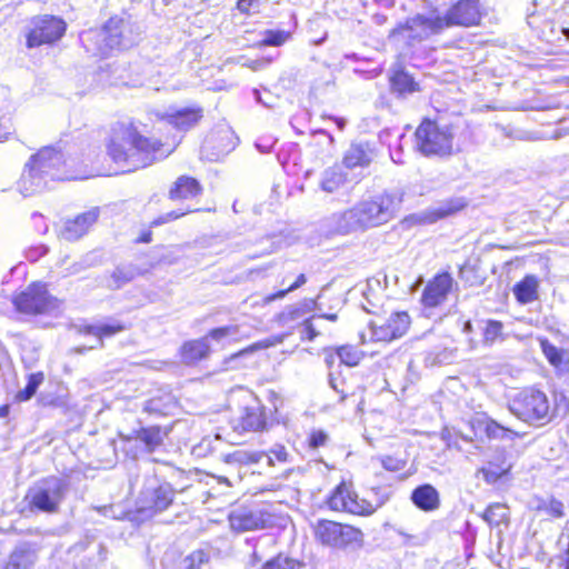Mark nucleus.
Masks as SVG:
<instances>
[{
    "instance_id": "obj_1",
    "label": "nucleus",
    "mask_w": 569,
    "mask_h": 569,
    "mask_svg": "<svg viewBox=\"0 0 569 569\" xmlns=\"http://www.w3.org/2000/svg\"><path fill=\"white\" fill-rule=\"evenodd\" d=\"M160 147L157 140L144 138L131 129H120L114 130L108 153L123 172H131L150 166Z\"/></svg>"
},
{
    "instance_id": "obj_2",
    "label": "nucleus",
    "mask_w": 569,
    "mask_h": 569,
    "mask_svg": "<svg viewBox=\"0 0 569 569\" xmlns=\"http://www.w3.org/2000/svg\"><path fill=\"white\" fill-rule=\"evenodd\" d=\"M139 28L127 18L111 17L97 31L86 33L82 41L88 51L97 56H108L113 50H124L137 43Z\"/></svg>"
},
{
    "instance_id": "obj_3",
    "label": "nucleus",
    "mask_w": 569,
    "mask_h": 569,
    "mask_svg": "<svg viewBox=\"0 0 569 569\" xmlns=\"http://www.w3.org/2000/svg\"><path fill=\"white\" fill-rule=\"evenodd\" d=\"M416 148L425 157L447 158L453 153L455 127L425 119L416 129Z\"/></svg>"
},
{
    "instance_id": "obj_4",
    "label": "nucleus",
    "mask_w": 569,
    "mask_h": 569,
    "mask_svg": "<svg viewBox=\"0 0 569 569\" xmlns=\"http://www.w3.org/2000/svg\"><path fill=\"white\" fill-rule=\"evenodd\" d=\"M509 410L520 420L536 426L549 423L555 416V409L547 395L535 388L520 391L510 401Z\"/></svg>"
},
{
    "instance_id": "obj_5",
    "label": "nucleus",
    "mask_w": 569,
    "mask_h": 569,
    "mask_svg": "<svg viewBox=\"0 0 569 569\" xmlns=\"http://www.w3.org/2000/svg\"><path fill=\"white\" fill-rule=\"evenodd\" d=\"M69 491V482L56 476L46 477L29 488L26 501L31 511L56 513Z\"/></svg>"
},
{
    "instance_id": "obj_6",
    "label": "nucleus",
    "mask_w": 569,
    "mask_h": 569,
    "mask_svg": "<svg viewBox=\"0 0 569 569\" xmlns=\"http://www.w3.org/2000/svg\"><path fill=\"white\" fill-rule=\"evenodd\" d=\"M313 535L322 546L335 549L361 548L363 546L365 536L359 528L332 520H318L313 525Z\"/></svg>"
},
{
    "instance_id": "obj_7",
    "label": "nucleus",
    "mask_w": 569,
    "mask_h": 569,
    "mask_svg": "<svg viewBox=\"0 0 569 569\" xmlns=\"http://www.w3.org/2000/svg\"><path fill=\"white\" fill-rule=\"evenodd\" d=\"M401 202V197L396 193L385 192L373 199L357 203L356 210L365 230L383 224L395 217Z\"/></svg>"
},
{
    "instance_id": "obj_8",
    "label": "nucleus",
    "mask_w": 569,
    "mask_h": 569,
    "mask_svg": "<svg viewBox=\"0 0 569 569\" xmlns=\"http://www.w3.org/2000/svg\"><path fill=\"white\" fill-rule=\"evenodd\" d=\"M443 31L439 14H416L391 30L389 38L402 40L408 46L427 40Z\"/></svg>"
},
{
    "instance_id": "obj_9",
    "label": "nucleus",
    "mask_w": 569,
    "mask_h": 569,
    "mask_svg": "<svg viewBox=\"0 0 569 569\" xmlns=\"http://www.w3.org/2000/svg\"><path fill=\"white\" fill-rule=\"evenodd\" d=\"M13 305L19 312L40 315L56 309L58 301L49 295L44 283L33 282L14 297Z\"/></svg>"
},
{
    "instance_id": "obj_10",
    "label": "nucleus",
    "mask_w": 569,
    "mask_h": 569,
    "mask_svg": "<svg viewBox=\"0 0 569 569\" xmlns=\"http://www.w3.org/2000/svg\"><path fill=\"white\" fill-rule=\"evenodd\" d=\"M274 422L288 426L289 419L287 417L269 419L266 407L254 400L241 410L238 418L232 420V428L236 431H262L273 426Z\"/></svg>"
},
{
    "instance_id": "obj_11",
    "label": "nucleus",
    "mask_w": 569,
    "mask_h": 569,
    "mask_svg": "<svg viewBox=\"0 0 569 569\" xmlns=\"http://www.w3.org/2000/svg\"><path fill=\"white\" fill-rule=\"evenodd\" d=\"M32 28L27 34V47L36 48L59 40L66 32V22L54 16H40L31 21Z\"/></svg>"
},
{
    "instance_id": "obj_12",
    "label": "nucleus",
    "mask_w": 569,
    "mask_h": 569,
    "mask_svg": "<svg viewBox=\"0 0 569 569\" xmlns=\"http://www.w3.org/2000/svg\"><path fill=\"white\" fill-rule=\"evenodd\" d=\"M229 523L237 532L260 530L272 525V516L263 508L240 506L229 513Z\"/></svg>"
},
{
    "instance_id": "obj_13",
    "label": "nucleus",
    "mask_w": 569,
    "mask_h": 569,
    "mask_svg": "<svg viewBox=\"0 0 569 569\" xmlns=\"http://www.w3.org/2000/svg\"><path fill=\"white\" fill-rule=\"evenodd\" d=\"M481 13L478 0H460L451 6L445 16H440L443 30L451 27H471L480 22Z\"/></svg>"
},
{
    "instance_id": "obj_14",
    "label": "nucleus",
    "mask_w": 569,
    "mask_h": 569,
    "mask_svg": "<svg viewBox=\"0 0 569 569\" xmlns=\"http://www.w3.org/2000/svg\"><path fill=\"white\" fill-rule=\"evenodd\" d=\"M328 506L335 511H346L353 515L369 516L373 513V506L351 491L345 483L336 488L328 500Z\"/></svg>"
},
{
    "instance_id": "obj_15",
    "label": "nucleus",
    "mask_w": 569,
    "mask_h": 569,
    "mask_svg": "<svg viewBox=\"0 0 569 569\" xmlns=\"http://www.w3.org/2000/svg\"><path fill=\"white\" fill-rule=\"evenodd\" d=\"M173 497L174 490L170 483H158V480L152 478L141 491V509L161 512L172 503Z\"/></svg>"
},
{
    "instance_id": "obj_16",
    "label": "nucleus",
    "mask_w": 569,
    "mask_h": 569,
    "mask_svg": "<svg viewBox=\"0 0 569 569\" xmlns=\"http://www.w3.org/2000/svg\"><path fill=\"white\" fill-rule=\"evenodd\" d=\"M410 325V317L405 311L393 312L381 323H370L371 336L376 341L389 342L402 337Z\"/></svg>"
},
{
    "instance_id": "obj_17",
    "label": "nucleus",
    "mask_w": 569,
    "mask_h": 569,
    "mask_svg": "<svg viewBox=\"0 0 569 569\" xmlns=\"http://www.w3.org/2000/svg\"><path fill=\"white\" fill-rule=\"evenodd\" d=\"M358 212L353 206L350 209L335 212L322 220V229L330 236L333 234H350L358 231H363L360 223Z\"/></svg>"
},
{
    "instance_id": "obj_18",
    "label": "nucleus",
    "mask_w": 569,
    "mask_h": 569,
    "mask_svg": "<svg viewBox=\"0 0 569 569\" xmlns=\"http://www.w3.org/2000/svg\"><path fill=\"white\" fill-rule=\"evenodd\" d=\"M453 279L447 273H440L430 280L421 296V303L426 308H436L442 305L452 289Z\"/></svg>"
},
{
    "instance_id": "obj_19",
    "label": "nucleus",
    "mask_w": 569,
    "mask_h": 569,
    "mask_svg": "<svg viewBox=\"0 0 569 569\" xmlns=\"http://www.w3.org/2000/svg\"><path fill=\"white\" fill-rule=\"evenodd\" d=\"M470 427L477 436L478 433H485L490 440H513L520 435L500 423L486 415H479L470 420Z\"/></svg>"
},
{
    "instance_id": "obj_20",
    "label": "nucleus",
    "mask_w": 569,
    "mask_h": 569,
    "mask_svg": "<svg viewBox=\"0 0 569 569\" xmlns=\"http://www.w3.org/2000/svg\"><path fill=\"white\" fill-rule=\"evenodd\" d=\"M29 161L34 164L46 178H50L51 180L61 179L59 170L64 163V159L60 151L47 147L32 156Z\"/></svg>"
},
{
    "instance_id": "obj_21",
    "label": "nucleus",
    "mask_w": 569,
    "mask_h": 569,
    "mask_svg": "<svg viewBox=\"0 0 569 569\" xmlns=\"http://www.w3.org/2000/svg\"><path fill=\"white\" fill-rule=\"evenodd\" d=\"M100 210L92 208L83 213L78 214L74 219L68 220L62 229V236L69 241L78 240L86 234L89 228L98 220Z\"/></svg>"
},
{
    "instance_id": "obj_22",
    "label": "nucleus",
    "mask_w": 569,
    "mask_h": 569,
    "mask_svg": "<svg viewBox=\"0 0 569 569\" xmlns=\"http://www.w3.org/2000/svg\"><path fill=\"white\" fill-rule=\"evenodd\" d=\"M169 432L170 429L162 428L161 426L140 427L127 436L126 439H134L142 442L146 452L152 453L163 445V440L168 437Z\"/></svg>"
},
{
    "instance_id": "obj_23",
    "label": "nucleus",
    "mask_w": 569,
    "mask_h": 569,
    "mask_svg": "<svg viewBox=\"0 0 569 569\" xmlns=\"http://www.w3.org/2000/svg\"><path fill=\"white\" fill-rule=\"evenodd\" d=\"M47 178L30 161L27 162L24 170L18 181V189L24 196H32L47 188Z\"/></svg>"
},
{
    "instance_id": "obj_24",
    "label": "nucleus",
    "mask_w": 569,
    "mask_h": 569,
    "mask_svg": "<svg viewBox=\"0 0 569 569\" xmlns=\"http://www.w3.org/2000/svg\"><path fill=\"white\" fill-rule=\"evenodd\" d=\"M161 119H166L170 124L179 130H189L198 123L202 118L201 108H181L172 109L170 112L164 114L157 113Z\"/></svg>"
},
{
    "instance_id": "obj_25",
    "label": "nucleus",
    "mask_w": 569,
    "mask_h": 569,
    "mask_svg": "<svg viewBox=\"0 0 569 569\" xmlns=\"http://www.w3.org/2000/svg\"><path fill=\"white\" fill-rule=\"evenodd\" d=\"M39 548L34 543L22 542L11 552L6 569H29L37 560Z\"/></svg>"
},
{
    "instance_id": "obj_26",
    "label": "nucleus",
    "mask_w": 569,
    "mask_h": 569,
    "mask_svg": "<svg viewBox=\"0 0 569 569\" xmlns=\"http://www.w3.org/2000/svg\"><path fill=\"white\" fill-rule=\"evenodd\" d=\"M411 500L423 511H433L440 506L439 492L429 483L418 486L411 493Z\"/></svg>"
},
{
    "instance_id": "obj_27",
    "label": "nucleus",
    "mask_w": 569,
    "mask_h": 569,
    "mask_svg": "<svg viewBox=\"0 0 569 569\" xmlns=\"http://www.w3.org/2000/svg\"><path fill=\"white\" fill-rule=\"evenodd\" d=\"M181 360L186 365H194L198 361L206 359L210 353V346L207 337L190 340L181 347Z\"/></svg>"
},
{
    "instance_id": "obj_28",
    "label": "nucleus",
    "mask_w": 569,
    "mask_h": 569,
    "mask_svg": "<svg viewBox=\"0 0 569 569\" xmlns=\"http://www.w3.org/2000/svg\"><path fill=\"white\" fill-rule=\"evenodd\" d=\"M375 157L373 150L368 143L351 144L343 157V163L347 168L366 167Z\"/></svg>"
},
{
    "instance_id": "obj_29",
    "label": "nucleus",
    "mask_w": 569,
    "mask_h": 569,
    "mask_svg": "<svg viewBox=\"0 0 569 569\" xmlns=\"http://www.w3.org/2000/svg\"><path fill=\"white\" fill-rule=\"evenodd\" d=\"M199 182L188 176L179 177L169 190V198L171 200L189 199L198 196L201 192Z\"/></svg>"
},
{
    "instance_id": "obj_30",
    "label": "nucleus",
    "mask_w": 569,
    "mask_h": 569,
    "mask_svg": "<svg viewBox=\"0 0 569 569\" xmlns=\"http://www.w3.org/2000/svg\"><path fill=\"white\" fill-rule=\"evenodd\" d=\"M539 282L536 276L528 274L513 287L516 299L527 305L538 299Z\"/></svg>"
},
{
    "instance_id": "obj_31",
    "label": "nucleus",
    "mask_w": 569,
    "mask_h": 569,
    "mask_svg": "<svg viewBox=\"0 0 569 569\" xmlns=\"http://www.w3.org/2000/svg\"><path fill=\"white\" fill-rule=\"evenodd\" d=\"M139 274H141V271L134 264L118 266L107 280L106 287L112 290L120 289Z\"/></svg>"
},
{
    "instance_id": "obj_32",
    "label": "nucleus",
    "mask_w": 569,
    "mask_h": 569,
    "mask_svg": "<svg viewBox=\"0 0 569 569\" xmlns=\"http://www.w3.org/2000/svg\"><path fill=\"white\" fill-rule=\"evenodd\" d=\"M540 348L548 362L555 368L569 365V351L552 345L547 338L539 339Z\"/></svg>"
},
{
    "instance_id": "obj_33",
    "label": "nucleus",
    "mask_w": 569,
    "mask_h": 569,
    "mask_svg": "<svg viewBox=\"0 0 569 569\" xmlns=\"http://www.w3.org/2000/svg\"><path fill=\"white\" fill-rule=\"evenodd\" d=\"M346 182V173L339 166H333L326 169L320 180V188L328 192H335Z\"/></svg>"
},
{
    "instance_id": "obj_34",
    "label": "nucleus",
    "mask_w": 569,
    "mask_h": 569,
    "mask_svg": "<svg viewBox=\"0 0 569 569\" xmlns=\"http://www.w3.org/2000/svg\"><path fill=\"white\" fill-rule=\"evenodd\" d=\"M465 207L466 201L463 199L449 200L448 202H445L440 204L438 208L428 212L425 218V221L429 223L436 222L439 219L453 214L455 212L463 209Z\"/></svg>"
},
{
    "instance_id": "obj_35",
    "label": "nucleus",
    "mask_w": 569,
    "mask_h": 569,
    "mask_svg": "<svg viewBox=\"0 0 569 569\" xmlns=\"http://www.w3.org/2000/svg\"><path fill=\"white\" fill-rule=\"evenodd\" d=\"M390 82L392 90L399 93H410L418 90L412 77L402 70L396 71L390 78Z\"/></svg>"
},
{
    "instance_id": "obj_36",
    "label": "nucleus",
    "mask_w": 569,
    "mask_h": 569,
    "mask_svg": "<svg viewBox=\"0 0 569 569\" xmlns=\"http://www.w3.org/2000/svg\"><path fill=\"white\" fill-rule=\"evenodd\" d=\"M210 559V551L197 549L181 560L179 569H201Z\"/></svg>"
},
{
    "instance_id": "obj_37",
    "label": "nucleus",
    "mask_w": 569,
    "mask_h": 569,
    "mask_svg": "<svg viewBox=\"0 0 569 569\" xmlns=\"http://www.w3.org/2000/svg\"><path fill=\"white\" fill-rule=\"evenodd\" d=\"M44 375L42 372L31 373L28 377L27 386L19 390L16 395V400L19 402L30 400L37 392L39 386L43 382Z\"/></svg>"
},
{
    "instance_id": "obj_38",
    "label": "nucleus",
    "mask_w": 569,
    "mask_h": 569,
    "mask_svg": "<svg viewBox=\"0 0 569 569\" xmlns=\"http://www.w3.org/2000/svg\"><path fill=\"white\" fill-rule=\"evenodd\" d=\"M482 518L490 526H499L508 521V509L505 505L492 503L485 510Z\"/></svg>"
},
{
    "instance_id": "obj_39",
    "label": "nucleus",
    "mask_w": 569,
    "mask_h": 569,
    "mask_svg": "<svg viewBox=\"0 0 569 569\" xmlns=\"http://www.w3.org/2000/svg\"><path fill=\"white\" fill-rule=\"evenodd\" d=\"M503 325L498 320H487L483 327V343L492 345L497 340H503Z\"/></svg>"
},
{
    "instance_id": "obj_40",
    "label": "nucleus",
    "mask_w": 569,
    "mask_h": 569,
    "mask_svg": "<svg viewBox=\"0 0 569 569\" xmlns=\"http://www.w3.org/2000/svg\"><path fill=\"white\" fill-rule=\"evenodd\" d=\"M340 361L349 367L357 366L362 358V352L351 346H342L337 349Z\"/></svg>"
},
{
    "instance_id": "obj_41",
    "label": "nucleus",
    "mask_w": 569,
    "mask_h": 569,
    "mask_svg": "<svg viewBox=\"0 0 569 569\" xmlns=\"http://www.w3.org/2000/svg\"><path fill=\"white\" fill-rule=\"evenodd\" d=\"M124 330V327L120 323L117 325H101V326H87L84 328V332L89 335H93L101 339L103 337H110L113 336L120 331Z\"/></svg>"
},
{
    "instance_id": "obj_42",
    "label": "nucleus",
    "mask_w": 569,
    "mask_h": 569,
    "mask_svg": "<svg viewBox=\"0 0 569 569\" xmlns=\"http://www.w3.org/2000/svg\"><path fill=\"white\" fill-rule=\"evenodd\" d=\"M383 469L387 471L396 472L402 470L407 463L408 459L407 457H400V456H380L377 458Z\"/></svg>"
},
{
    "instance_id": "obj_43",
    "label": "nucleus",
    "mask_w": 569,
    "mask_h": 569,
    "mask_svg": "<svg viewBox=\"0 0 569 569\" xmlns=\"http://www.w3.org/2000/svg\"><path fill=\"white\" fill-rule=\"evenodd\" d=\"M307 282V277L303 273H300L297 279L290 283L286 289H281L277 291L276 293L268 295L263 298L264 303H270L277 299H282L287 296V293L297 290L301 286H303Z\"/></svg>"
},
{
    "instance_id": "obj_44",
    "label": "nucleus",
    "mask_w": 569,
    "mask_h": 569,
    "mask_svg": "<svg viewBox=\"0 0 569 569\" xmlns=\"http://www.w3.org/2000/svg\"><path fill=\"white\" fill-rule=\"evenodd\" d=\"M267 457L268 463L273 466L276 461L281 463L288 462L290 453L283 445L276 443L270 448Z\"/></svg>"
},
{
    "instance_id": "obj_45",
    "label": "nucleus",
    "mask_w": 569,
    "mask_h": 569,
    "mask_svg": "<svg viewBox=\"0 0 569 569\" xmlns=\"http://www.w3.org/2000/svg\"><path fill=\"white\" fill-rule=\"evenodd\" d=\"M538 509L546 511L553 518H562L565 516L563 503L560 500L553 498L549 501H542L539 503Z\"/></svg>"
},
{
    "instance_id": "obj_46",
    "label": "nucleus",
    "mask_w": 569,
    "mask_h": 569,
    "mask_svg": "<svg viewBox=\"0 0 569 569\" xmlns=\"http://www.w3.org/2000/svg\"><path fill=\"white\" fill-rule=\"evenodd\" d=\"M298 562L289 557H278L267 561L262 569H296Z\"/></svg>"
},
{
    "instance_id": "obj_47",
    "label": "nucleus",
    "mask_w": 569,
    "mask_h": 569,
    "mask_svg": "<svg viewBox=\"0 0 569 569\" xmlns=\"http://www.w3.org/2000/svg\"><path fill=\"white\" fill-rule=\"evenodd\" d=\"M288 37H289V33L286 31L268 30L266 32V37L261 41V43L263 46H281L287 41Z\"/></svg>"
},
{
    "instance_id": "obj_48",
    "label": "nucleus",
    "mask_w": 569,
    "mask_h": 569,
    "mask_svg": "<svg viewBox=\"0 0 569 569\" xmlns=\"http://www.w3.org/2000/svg\"><path fill=\"white\" fill-rule=\"evenodd\" d=\"M328 433L321 429L312 430L308 438L309 448L313 450L325 447L328 443Z\"/></svg>"
},
{
    "instance_id": "obj_49",
    "label": "nucleus",
    "mask_w": 569,
    "mask_h": 569,
    "mask_svg": "<svg viewBox=\"0 0 569 569\" xmlns=\"http://www.w3.org/2000/svg\"><path fill=\"white\" fill-rule=\"evenodd\" d=\"M329 385L337 393L340 395V402H343L350 395H352L346 387V381L333 377L332 373L329 375Z\"/></svg>"
},
{
    "instance_id": "obj_50",
    "label": "nucleus",
    "mask_w": 569,
    "mask_h": 569,
    "mask_svg": "<svg viewBox=\"0 0 569 569\" xmlns=\"http://www.w3.org/2000/svg\"><path fill=\"white\" fill-rule=\"evenodd\" d=\"M236 332H237L236 327L227 326V327H220V328H214V329L210 330L208 336H206V337H207V339L211 338L213 340H221L222 338L233 335Z\"/></svg>"
},
{
    "instance_id": "obj_51",
    "label": "nucleus",
    "mask_w": 569,
    "mask_h": 569,
    "mask_svg": "<svg viewBox=\"0 0 569 569\" xmlns=\"http://www.w3.org/2000/svg\"><path fill=\"white\" fill-rule=\"evenodd\" d=\"M166 407L161 403L160 399L152 398L144 402L143 411L148 413H164Z\"/></svg>"
},
{
    "instance_id": "obj_52",
    "label": "nucleus",
    "mask_w": 569,
    "mask_h": 569,
    "mask_svg": "<svg viewBox=\"0 0 569 569\" xmlns=\"http://www.w3.org/2000/svg\"><path fill=\"white\" fill-rule=\"evenodd\" d=\"M184 214V212H177V211H171V212H168L167 214L164 216H161L159 217L158 219H154L150 226L151 227H158L160 224H163V223H167L169 221H172V220H176L180 217H182Z\"/></svg>"
},
{
    "instance_id": "obj_53",
    "label": "nucleus",
    "mask_w": 569,
    "mask_h": 569,
    "mask_svg": "<svg viewBox=\"0 0 569 569\" xmlns=\"http://www.w3.org/2000/svg\"><path fill=\"white\" fill-rule=\"evenodd\" d=\"M260 0H238L237 8L242 13H250L251 8L257 9Z\"/></svg>"
},
{
    "instance_id": "obj_54",
    "label": "nucleus",
    "mask_w": 569,
    "mask_h": 569,
    "mask_svg": "<svg viewBox=\"0 0 569 569\" xmlns=\"http://www.w3.org/2000/svg\"><path fill=\"white\" fill-rule=\"evenodd\" d=\"M152 240V233L151 231H146L143 232L137 240V242H141V243H149L151 242Z\"/></svg>"
},
{
    "instance_id": "obj_55",
    "label": "nucleus",
    "mask_w": 569,
    "mask_h": 569,
    "mask_svg": "<svg viewBox=\"0 0 569 569\" xmlns=\"http://www.w3.org/2000/svg\"><path fill=\"white\" fill-rule=\"evenodd\" d=\"M10 412V406L9 405H3L0 407V418H6L8 417Z\"/></svg>"
},
{
    "instance_id": "obj_56",
    "label": "nucleus",
    "mask_w": 569,
    "mask_h": 569,
    "mask_svg": "<svg viewBox=\"0 0 569 569\" xmlns=\"http://www.w3.org/2000/svg\"><path fill=\"white\" fill-rule=\"evenodd\" d=\"M253 93H254V97L257 99V101H259L260 103L264 104L266 107H271V104L267 103L266 101L262 100L261 96H260V92L258 90H253Z\"/></svg>"
},
{
    "instance_id": "obj_57",
    "label": "nucleus",
    "mask_w": 569,
    "mask_h": 569,
    "mask_svg": "<svg viewBox=\"0 0 569 569\" xmlns=\"http://www.w3.org/2000/svg\"><path fill=\"white\" fill-rule=\"evenodd\" d=\"M325 362L327 363L328 367H331L332 363L335 362V355H332V353L327 355L325 358Z\"/></svg>"
},
{
    "instance_id": "obj_58",
    "label": "nucleus",
    "mask_w": 569,
    "mask_h": 569,
    "mask_svg": "<svg viewBox=\"0 0 569 569\" xmlns=\"http://www.w3.org/2000/svg\"><path fill=\"white\" fill-rule=\"evenodd\" d=\"M463 331H465L466 333H469V332H471V331H472V325H471V322H470V321H466V322H465V325H463Z\"/></svg>"
},
{
    "instance_id": "obj_59",
    "label": "nucleus",
    "mask_w": 569,
    "mask_h": 569,
    "mask_svg": "<svg viewBox=\"0 0 569 569\" xmlns=\"http://www.w3.org/2000/svg\"><path fill=\"white\" fill-rule=\"evenodd\" d=\"M322 317L328 320H331V321H336L338 318L336 313H327V315H323Z\"/></svg>"
},
{
    "instance_id": "obj_60",
    "label": "nucleus",
    "mask_w": 569,
    "mask_h": 569,
    "mask_svg": "<svg viewBox=\"0 0 569 569\" xmlns=\"http://www.w3.org/2000/svg\"><path fill=\"white\" fill-rule=\"evenodd\" d=\"M383 280H385L386 287H389V282H391L390 277L388 274H385Z\"/></svg>"
},
{
    "instance_id": "obj_61",
    "label": "nucleus",
    "mask_w": 569,
    "mask_h": 569,
    "mask_svg": "<svg viewBox=\"0 0 569 569\" xmlns=\"http://www.w3.org/2000/svg\"><path fill=\"white\" fill-rule=\"evenodd\" d=\"M240 456H242V453H241V452H234V453L232 455V457H234V458L237 457V460H241Z\"/></svg>"
},
{
    "instance_id": "obj_62",
    "label": "nucleus",
    "mask_w": 569,
    "mask_h": 569,
    "mask_svg": "<svg viewBox=\"0 0 569 569\" xmlns=\"http://www.w3.org/2000/svg\"><path fill=\"white\" fill-rule=\"evenodd\" d=\"M338 126H339V128H340V129H342V128H343V126H345V121H343V120H340V121L338 122Z\"/></svg>"
},
{
    "instance_id": "obj_63",
    "label": "nucleus",
    "mask_w": 569,
    "mask_h": 569,
    "mask_svg": "<svg viewBox=\"0 0 569 569\" xmlns=\"http://www.w3.org/2000/svg\"><path fill=\"white\" fill-rule=\"evenodd\" d=\"M466 271H467V268H466V267L461 268V270H460V274H461V277H463V274H465V272H466Z\"/></svg>"
},
{
    "instance_id": "obj_64",
    "label": "nucleus",
    "mask_w": 569,
    "mask_h": 569,
    "mask_svg": "<svg viewBox=\"0 0 569 569\" xmlns=\"http://www.w3.org/2000/svg\"><path fill=\"white\" fill-rule=\"evenodd\" d=\"M392 280H393V282H395V283H397V281H398V277H397L396 274H393V276H392Z\"/></svg>"
}]
</instances>
